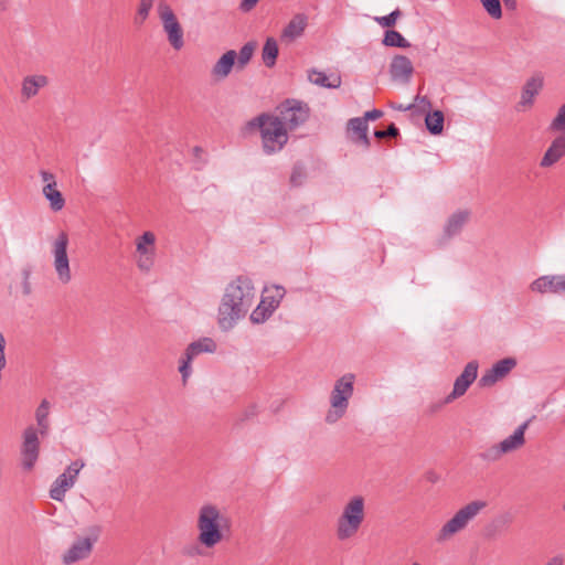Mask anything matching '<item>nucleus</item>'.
I'll list each match as a JSON object with an SVG mask.
<instances>
[{
    "label": "nucleus",
    "instance_id": "1",
    "mask_svg": "<svg viewBox=\"0 0 565 565\" xmlns=\"http://www.w3.org/2000/svg\"><path fill=\"white\" fill-rule=\"evenodd\" d=\"M255 298L254 285L247 276H237L225 288L218 306L217 323L223 331L234 328L245 317Z\"/></svg>",
    "mask_w": 565,
    "mask_h": 565
},
{
    "label": "nucleus",
    "instance_id": "2",
    "mask_svg": "<svg viewBox=\"0 0 565 565\" xmlns=\"http://www.w3.org/2000/svg\"><path fill=\"white\" fill-rule=\"evenodd\" d=\"M233 520L226 509L212 503H203L196 513L198 542L205 548H214L228 539Z\"/></svg>",
    "mask_w": 565,
    "mask_h": 565
},
{
    "label": "nucleus",
    "instance_id": "3",
    "mask_svg": "<svg viewBox=\"0 0 565 565\" xmlns=\"http://www.w3.org/2000/svg\"><path fill=\"white\" fill-rule=\"evenodd\" d=\"M366 518V500L363 495L350 497L342 505L334 524V535L339 542L353 540Z\"/></svg>",
    "mask_w": 565,
    "mask_h": 565
},
{
    "label": "nucleus",
    "instance_id": "4",
    "mask_svg": "<svg viewBox=\"0 0 565 565\" xmlns=\"http://www.w3.org/2000/svg\"><path fill=\"white\" fill-rule=\"evenodd\" d=\"M248 129H258L263 150L267 154L279 152L288 142V130L275 115L262 114L247 124Z\"/></svg>",
    "mask_w": 565,
    "mask_h": 565
},
{
    "label": "nucleus",
    "instance_id": "5",
    "mask_svg": "<svg viewBox=\"0 0 565 565\" xmlns=\"http://www.w3.org/2000/svg\"><path fill=\"white\" fill-rule=\"evenodd\" d=\"M354 382L355 375L352 373H345L334 382L329 397L330 408L324 417L327 424H335L347 414L354 393Z\"/></svg>",
    "mask_w": 565,
    "mask_h": 565
},
{
    "label": "nucleus",
    "instance_id": "6",
    "mask_svg": "<svg viewBox=\"0 0 565 565\" xmlns=\"http://www.w3.org/2000/svg\"><path fill=\"white\" fill-rule=\"evenodd\" d=\"M487 507V502L475 500L461 507L449 520H447L436 534V541L444 543L467 529L477 515Z\"/></svg>",
    "mask_w": 565,
    "mask_h": 565
},
{
    "label": "nucleus",
    "instance_id": "7",
    "mask_svg": "<svg viewBox=\"0 0 565 565\" xmlns=\"http://www.w3.org/2000/svg\"><path fill=\"white\" fill-rule=\"evenodd\" d=\"M70 245L68 234L61 231L51 242L52 267L58 284L66 286L73 280L71 260L67 253Z\"/></svg>",
    "mask_w": 565,
    "mask_h": 565
},
{
    "label": "nucleus",
    "instance_id": "8",
    "mask_svg": "<svg viewBox=\"0 0 565 565\" xmlns=\"http://www.w3.org/2000/svg\"><path fill=\"white\" fill-rule=\"evenodd\" d=\"M157 12L169 44L175 51H180L184 46V33L172 8L166 1H160L157 6Z\"/></svg>",
    "mask_w": 565,
    "mask_h": 565
},
{
    "label": "nucleus",
    "instance_id": "9",
    "mask_svg": "<svg viewBox=\"0 0 565 565\" xmlns=\"http://www.w3.org/2000/svg\"><path fill=\"white\" fill-rule=\"evenodd\" d=\"M275 116L288 131H291L307 121L309 108L295 99L286 100L277 108Z\"/></svg>",
    "mask_w": 565,
    "mask_h": 565
},
{
    "label": "nucleus",
    "instance_id": "10",
    "mask_svg": "<svg viewBox=\"0 0 565 565\" xmlns=\"http://www.w3.org/2000/svg\"><path fill=\"white\" fill-rule=\"evenodd\" d=\"M136 265L141 273L152 270L156 262V235L147 231L136 239Z\"/></svg>",
    "mask_w": 565,
    "mask_h": 565
},
{
    "label": "nucleus",
    "instance_id": "11",
    "mask_svg": "<svg viewBox=\"0 0 565 565\" xmlns=\"http://www.w3.org/2000/svg\"><path fill=\"white\" fill-rule=\"evenodd\" d=\"M85 467V462L82 459L72 461L63 473H61L53 482L50 489V497L58 502H62L65 498L66 492L73 488L81 470Z\"/></svg>",
    "mask_w": 565,
    "mask_h": 565
},
{
    "label": "nucleus",
    "instance_id": "12",
    "mask_svg": "<svg viewBox=\"0 0 565 565\" xmlns=\"http://www.w3.org/2000/svg\"><path fill=\"white\" fill-rule=\"evenodd\" d=\"M284 296L285 289L280 286H275L273 289H266L259 305L250 313V321L257 324L265 322L279 307Z\"/></svg>",
    "mask_w": 565,
    "mask_h": 565
},
{
    "label": "nucleus",
    "instance_id": "13",
    "mask_svg": "<svg viewBox=\"0 0 565 565\" xmlns=\"http://www.w3.org/2000/svg\"><path fill=\"white\" fill-rule=\"evenodd\" d=\"M39 434L34 426L26 427L22 433V445L20 449L21 466L26 471L32 470L39 459Z\"/></svg>",
    "mask_w": 565,
    "mask_h": 565
},
{
    "label": "nucleus",
    "instance_id": "14",
    "mask_svg": "<svg viewBox=\"0 0 565 565\" xmlns=\"http://www.w3.org/2000/svg\"><path fill=\"white\" fill-rule=\"evenodd\" d=\"M98 540V531L94 535L78 537L73 544L63 553L62 562L64 565H72L79 561L89 557L93 552L94 545Z\"/></svg>",
    "mask_w": 565,
    "mask_h": 565
},
{
    "label": "nucleus",
    "instance_id": "15",
    "mask_svg": "<svg viewBox=\"0 0 565 565\" xmlns=\"http://www.w3.org/2000/svg\"><path fill=\"white\" fill-rule=\"evenodd\" d=\"M478 367L477 361H471L465 366L462 373L455 380L452 392L445 398L446 404L451 403L467 392L477 379Z\"/></svg>",
    "mask_w": 565,
    "mask_h": 565
},
{
    "label": "nucleus",
    "instance_id": "16",
    "mask_svg": "<svg viewBox=\"0 0 565 565\" xmlns=\"http://www.w3.org/2000/svg\"><path fill=\"white\" fill-rule=\"evenodd\" d=\"M530 289L537 294H565V274L541 276L532 281Z\"/></svg>",
    "mask_w": 565,
    "mask_h": 565
},
{
    "label": "nucleus",
    "instance_id": "17",
    "mask_svg": "<svg viewBox=\"0 0 565 565\" xmlns=\"http://www.w3.org/2000/svg\"><path fill=\"white\" fill-rule=\"evenodd\" d=\"M515 365L516 361L512 358H505L498 361L481 376L479 381L480 385L483 387L493 385L507 376Z\"/></svg>",
    "mask_w": 565,
    "mask_h": 565
},
{
    "label": "nucleus",
    "instance_id": "18",
    "mask_svg": "<svg viewBox=\"0 0 565 565\" xmlns=\"http://www.w3.org/2000/svg\"><path fill=\"white\" fill-rule=\"evenodd\" d=\"M414 73L412 61L402 54L395 55L390 64V75L393 81L408 83Z\"/></svg>",
    "mask_w": 565,
    "mask_h": 565
},
{
    "label": "nucleus",
    "instance_id": "19",
    "mask_svg": "<svg viewBox=\"0 0 565 565\" xmlns=\"http://www.w3.org/2000/svg\"><path fill=\"white\" fill-rule=\"evenodd\" d=\"M308 25V18L303 13L295 14L287 25L282 29L280 40L284 43H291L302 36Z\"/></svg>",
    "mask_w": 565,
    "mask_h": 565
},
{
    "label": "nucleus",
    "instance_id": "20",
    "mask_svg": "<svg viewBox=\"0 0 565 565\" xmlns=\"http://www.w3.org/2000/svg\"><path fill=\"white\" fill-rule=\"evenodd\" d=\"M565 156V134L556 137L543 154L540 167L551 168Z\"/></svg>",
    "mask_w": 565,
    "mask_h": 565
},
{
    "label": "nucleus",
    "instance_id": "21",
    "mask_svg": "<svg viewBox=\"0 0 565 565\" xmlns=\"http://www.w3.org/2000/svg\"><path fill=\"white\" fill-rule=\"evenodd\" d=\"M49 85V77L42 74L28 75L21 83V96L23 99L35 97L39 92Z\"/></svg>",
    "mask_w": 565,
    "mask_h": 565
},
{
    "label": "nucleus",
    "instance_id": "22",
    "mask_svg": "<svg viewBox=\"0 0 565 565\" xmlns=\"http://www.w3.org/2000/svg\"><path fill=\"white\" fill-rule=\"evenodd\" d=\"M369 125L361 117L351 118L348 122V136L355 143H362L365 148L370 146L367 137Z\"/></svg>",
    "mask_w": 565,
    "mask_h": 565
},
{
    "label": "nucleus",
    "instance_id": "23",
    "mask_svg": "<svg viewBox=\"0 0 565 565\" xmlns=\"http://www.w3.org/2000/svg\"><path fill=\"white\" fill-rule=\"evenodd\" d=\"M529 425L530 420L524 422L514 430L512 435L500 441L501 450H503L504 455L513 452L524 446V435Z\"/></svg>",
    "mask_w": 565,
    "mask_h": 565
},
{
    "label": "nucleus",
    "instance_id": "24",
    "mask_svg": "<svg viewBox=\"0 0 565 565\" xmlns=\"http://www.w3.org/2000/svg\"><path fill=\"white\" fill-rule=\"evenodd\" d=\"M236 61V52L234 50H230L225 52L213 65L212 67V76L216 79H224L230 74L232 68L235 65Z\"/></svg>",
    "mask_w": 565,
    "mask_h": 565
},
{
    "label": "nucleus",
    "instance_id": "25",
    "mask_svg": "<svg viewBox=\"0 0 565 565\" xmlns=\"http://www.w3.org/2000/svg\"><path fill=\"white\" fill-rule=\"evenodd\" d=\"M543 87V78L539 75L529 78L523 86L521 100L519 106L531 107L534 103L535 96L540 93Z\"/></svg>",
    "mask_w": 565,
    "mask_h": 565
},
{
    "label": "nucleus",
    "instance_id": "26",
    "mask_svg": "<svg viewBox=\"0 0 565 565\" xmlns=\"http://www.w3.org/2000/svg\"><path fill=\"white\" fill-rule=\"evenodd\" d=\"M308 78L312 84L326 88H338L342 83L341 76L339 74L332 73L327 75L326 73L317 70H310L308 72Z\"/></svg>",
    "mask_w": 565,
    "mask_h": 565
},
{
    "label": "nucleus",
    "instance_id": "27",
    "mask_svg": "<svg viewBox=\"0 0 565 565\" xmlns=\"http://www.w3.org/2000/svg\"><path fill=\"white\" fill-rule=\"evenodd\" d=\"M469 218V212L467 211H458L454 213L447 221L445 226V235L447 237H451L462 230L463 225L467 223Z\"/></svg>",
    "mask_w": 565,
    "mask_h": 565
},
{
    "label": "nucleus",
    "instance_id": "28",
    "mask_svg": "<svg viewBox=\"0 0 565 565\" xmlns=\"http://www.w3.org/2000/svg\"><path fill=\"white\" fill-rule=\"evenodd\" d=\"M43 196L47 200L50 209L53 212H60L65 206V199L63 198L61 191L55 186H43L42 189Z\"/></svg>",
    "mask_w": 565,
    "mask_h": 565
},
{
    "label": "nucleus",
    "instance_id": "29",
    "mask_svg": "<svg viewBox=\"0 0 565 565\" xmlns=\"http://www.w3.org/2000/svg\"><path fill=\"white\" fill-rule=\"evenodd\" d=\"M50 403L46 399H43L35 411V419L38 424V433L42 436H45L50 429Z\"/></svg>",
    "mask_w": 565,
    "mask_h": 565
},
{
    "label": "nucleus",
    "instance_id": "30",
    "mask_svg": "<svg viewBox=\"0 0 565 565\" xmlns=\"http://www.w3.org/2000/svg\"><path fill=\"white\" fill-rule=\"evenodd\" d=\"M278 52L276 39L267 38L262 50V58L267 67H273L276 64Z\"/></svg>",
    "mask_w": 565,
    "mask_h": 565
},
{
    "label": "nucleus",
    "instance_id": "31",
    "mask_svg": "<svg viewBox=\"0 0 565 565\" xmlns=\"http://www.w3.org/2000/svg\"><path fill=\"white\" fill-rule=\"evenodd\" d=\"M216 350V344L211 338H203L201 340L194 341L190 343L185 351L193 355V358L198 356L201 353H213Z\"/></svg>",
    "mask_w": 565,
    "mask_h": 565
},
{
    "label": "nucleus",
    "instance_id": "32",
    "mask_svg": "<svg viewBox=\"0 0 565 565\" xmlns=\"http://www.w3.org/2000/svg\"><path fill=\"white\" fill-rule=\"evenodd\" d=\"M444 114L440 110L429 113L425 118L427 129L433 135H439L444 129Z\"/></svg>",
    "mask_w": 565,
    "mask_h": 565
},
{
    "label": "nucleus",
    "instance_id": "33",
    "mask_svg": "<svg viewBox=\"0 0 565 565\" xmlns=\"http://www.w3.org/2000/svg\"><path fill=\"white\" fill-rule=\"evenodd\" d=\"M382 42L385 46L391 47L407 49L411 46V43L395 30H387Z\"/></svg>",
    "mask_w": 565,
    "mask_h": 565
},
{
    "label": "nucleus",
    "instance_id": "34",
    "mask_svg": "<svg viewBox=\"0 0 565 565\" xmlns=\"http://www.w3.org/2000/svg\"><path fill=\"white\" fill-rule=\"evenodd\" d=\"M255 51V43L248 42L242 46L238 53H236L235 64L237 68H244L253 57Z\"/></svg>",
    "mask_w": 565,
    "mask_h": 565
},
{
    "label": "nucleus",
    "instance_id": "35",
    "mask_svg": "<svg viewBox=\"0 0 565 565\" xmlns=\"http://www.w3.org/2000/svg\"><path fill=\"white\" fill-rule=\"evenodd\" d=\"M504 456L503 450H501L500 443L491 445L487 448H484L480 454L479 457L487 462H494L500 460Z\"/></svg>",
    "mask_w": 565,
    "mask_h": 565
},
{
    "label": "nucleus",
    "instance_id": "36",
    "mask_svg": "<svg viewBox=\"0 0 565 565\" xmlns=\"http://www.w3.org/2000/svg\"><path fill=\"white\" fill-rule=\"evenodd\" d=\"M156 0H140L137 13L135 17V23L142 25L143 22L149 18V13L153 7Z\"/></svg>",
    "mask_w": 565,
    "mask_h": 565
},
{
    "label": "nucleus",
    "instance_id": "37",
    "mask_svg": "<svg viewBox=\"0 0 565 565\" xmlns=\"http://www.w3.org/2000/svg\"><path fill=\"white\" fill-rule=\"evenodd\" d=\"M193 359V355L186 351H184L183 355L180 358L179 372L181 373L182 381L184 384L192 374L191 363Z\"/></svg>",
    "mask_w": 565,
    "mask_h": 565
},
{
    "label": "nucleus",
    "instance_id": "38",
    "mask_svg": "<svg viewBox=\"0 0 565 565\" xmlns=\"http://www.w3.org/2000/svg\"><path fill=\"white\" fill-rule=\"evenodd\" d=\"M484 10L492 19H500L502 17V8L500 0H480Z\"/></svg>",
    "mask_w": 565,
    "mask_h": 565
},
{
    "label": "nucleus",
    "instance_id": "39",
    "mask_svg": "<svg viewBox=\"0 0 565 565\" xmlns=\"http://www.w3.org/2000/svg\"><path fill=\"white\" fill-rule=\"evenodd\" d=\"M550 129L552 131L565 130V103L558 108L557 115L550 124Z\"/></svg>",
    "mask_w": 565,
    "mask_h": 565
},
{
    "label": "nucleus",
    "instance_id": "40",
    "mask_svg": "<svg viewBox=\"0 0 565 565\" xmlns=\"http://www.w3.org/2000/svg\"><path fill=\"white\" fill-rule=\"evenodd\" d=\"M401 11L398 9L392 11L390 14L384 17H375V21L383 28H391L396 23L399 18Z\"/></svg>",
    "mask_w": 565,
    "mask_h": 565
},
{
    "label": "nucleus",
    "instance_id": "41",
    "mask_svg": "<svg viewBox=\"0 0 565 565\" xmlns=\"http://www.w3.org/2000/svg\"><path fill=\"white\" fill-rule=\"evenodd\" d=\"M6 338L0 331V381L2 380V371L7 366V358H6Z\"/></svg>",
    "mask_w": 565,
    "mask_h": 565
},
{
    "label": "nucleus",
    "instance_id": "42",
    "mask_svg": "<svg viewBox=\"0 0 565 565\" xmlns=\"http://www.w3.org/2000/svg\"><path fill=\"white\" fill-rule=\"evenodd\" d=\"M39 174L42 182L44 183V186L51 188L57 185L56 178L52 172L47 170H40Z\"/></svg>",
    "mask_w": 565,
    "mask_h": 565
},
{
    "label": "nucleus",
    "instance_id": "43",
    "mask_svg": "<svg viewBox=\"0 0 565 565\" xmlns=\"http://www.w3.org/2000/svg\"><path fill=\"white\" fill-rule=\"evenodd\" d=\"M398 135V129L394 124L390 125L386 130H375L374 136L379 139L386 137H396Z\"/></svg>",
    "mask_w": 565,
    "mask_h": 565
},
{
    "label": "nucleus",
    "instance_id": "44",
    "mask_svg": "<svg viewBox=\"0 0 565 565\" xmlns=\"http://www.w3.org/2000/svg\"><path fill=\"white\" fill-rule=\"evenodd\" d=\"M303 179V172L300 167H295L290 177V182L294 185H300Z\"/></svg>",
    "mask_w": 565,
    "mask_h": 565
},
{
    "label": "nucleus",
    "instance_id": "45",
    "mask_svg": "<svg viewBox=\"0 0 565 565\" xmlns=\"http://www.w3.org/2000/svg\"><path fill=\"white\" fill-rule=\"evenodd\" d=\"M383 116V111L380 110V109H373V110H369L364 114L363 117H361L362 119H365V122H367L369 120H376L379 118H381Z\"/></svg>",
    "mask_w": 565,
    "mask_h": 565
},
{
    "label": "nucleus",
    "instance_id": "46",
    "mask_svg": "<svg viewBox=\"0 0 565 565\" xmlns=\"http://www.w3.org/2000/svg\"><path fill=\"white\" fill-rule=\"evenodd\" d=\"M258 1L259 0H242V2L239 4V9L243 12H249L250 10H253L256 7Z\"/></svg>",
    "mask_w": 565,
    "mask_h": 565
},
{
    "label": "nucleus",
    "instance_id": "47",
    "mask_svg": "<svg viewBox=\"0 0 565 565\" xmlns=\"http://www.w3.org/2000/svg\"><path fill=\"white\" fill-rule=\"evenodd\" d=\"M564 564V559L562 556L557 555V556H553L552 558H550L546 563H544L543 565H563Z\"/></svg>",
    "mask_w": 565,
    "mask_h": 565
},
{
    "label": "nucleus",
    "instance_id": "48",
    "mask_svg": "<svg viewBox=\"0 0 565 565\" xmlns=\"http://www.w3.org/2000/svg\"><path fill=\"white\" fill-rule=\"evenodd\" d=\"M29 279V273H25V281H24V294L29 295L31 291L30 284L28 281Z\"/></svg>",
    "mask_w": 565,
    "mask_h": 565
},
{
    "label": "nucleus",
    "instance_id": "49",
    "mask_svg": "<svg viewBox=\"0 0 565 565\" xmlns=\"http://www.w3.org/2000/svg\"><path fill=\"white\" fill-rule=\"evenodd\" d=\"M503 2L510 9H514L516 7V0H503Z\"/></svg>",
    "mask_w": 565,
    "mask_h": 565
},
{
    "label": "nucleus",
    "instance_id": "50",
    "mask_svg": "<svg viewBox=\"0 0 565 565\" xmlns=\"http://www.w3.org/2000/svg\"><path fill=\"white\" fill-rule=\"evenodd\" d=\"M6 4H7V0H0V7L1 8H6Z\"/></svg>",
    "mask_w": 565,
    "mask_h": 565
},
{
    "label": "nucleus",
    "instance_id": "51",
    "mask_svg": "<svg viewBox=\"0 0 565 565\" xmlns=\"http://www.w3.org/2000/svg\"><path fill=\"white\" fill-rule=\"evenodd\" d=\"M562 508H563V511H565V501L563 502V507Z\"/></svg>",
    "mask_w": 565,
    "mask_h": 565
}]
</instances>
